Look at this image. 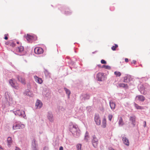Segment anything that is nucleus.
I'll return each mask as SVG.
<instances>
[{"instance_id":"f257e3e1","label":"nucleus","mask_w":150,"mask_h":150,"mask_svg":"<svg viewBox=\"0 0 150 150\" xmlns=\"http://www.w3.org/2000/svg\"><path fill=\"white\" fill-rule=\"evenodd\" d=\"M69 130L74 137H77L79 136L80 131L78 128L77 125H70L69 128Z\"/></svg>"},{"instance_id":"f03ea898","label":"nucleus","mask_w":150,"mask_h":150,"mask_svg":"<svg viewBox=\"0 0 150 150\" xmlns=\"http://www.w3.org/2000/svg\"><path fill=\"white\" fill-rule=\"evenodd\" d=\"M13 112L16 115L19 116H21V117H23V118H25V117L26 116L25 112L23 111L18 110L16 111H14Z\"/></svg>"},{"instance_id":"7ed1b4c3","label":"nucleus","mask_w":150,"mask_h":150,"mask_svg":"<svg viewBox=\"0 0 150 150\" xmlns=\"http://www.w3.org/2000/svg\"><path fill=\"white\" fill-rule=\"evenodd\" d=\"M34 51L35 53L37 54H42L44 52L43 49L42 48L39 47H36L34 49Z\"/></svg>"},{"instance_id":"20e7f679","label":"nucleus","mask_w":150,"mask_h":150,"mask_svg":"<svg viewBox=\"0 0 150 150\" xmlns=\"http://www.w3.org/2000/svg\"><path fill=\"white\" fill-rule=\"evenodd\" d=\"M24 127V125L23 124H15L13 125V128L14 129H22Z\"/></svg>"},{"instance_id":"39448f33","label":"nucleus","mask_w":150,"mask_h":150,"mask_svg":"<svg viewBox=\"0 0 150 150\" xmlns=\"http://www.w3.org/2000/svg\"><path fill=\"white\" fill-rule=\"evenodd\" d=\"M93 139H92V144L93 146L96 148L97 146L98 140L95 135L93 136Z\"/></svg>"},{"instance_id":"423d86ee","label":"nucleus","mask_w":150,"mask_h":150,"mask_svg":"<svg viewBox=\"0 0 150 150\" xmlns=\"http://www.w3.org/2000/svg\"><path fill=\"white\" fill-rule=\"evenodd\" d=\"M104 74L102 73H99L97 75V78L98 80L100 81H103L104 80Z\"/></svg>"},{"instance_id":"0eeeda50","label":"nucleus","mask_w":150,"mask_h":150,"mask_svg":"<svg viewBox=\"0 0 150 150\" xmlns=\"http://www.w3.org/2000/svg\"><path fill=\"white\" fill-rule=\"evenodd\" d=\"M9 82L14 88L16 89H18L19 88L18 84L16 83H14L12 80H10Z\"/></svg>"},{"instance_id":"6e6552de","label":"nucleus","mask_w":150,"mask_h":150,"mask_svg":"<svg viewBox=\"0 0 150 150\" xmlns=\"http://www.w3.org/2000/svg\"><path fill=\"white\" fill-rule=\"evenodd\" d=\"M47 117L50 122H52L54 120L53 115L51 112H49L47 115Z\"/></svg>"},{"instance_id":"1a4fd4ad","label":"nucleus","mask_w":150,"mask_h":150,"mask_svg":"<svg viewBox=\"0 0 150 150\" xmlns=\"http://www.w3.org/2000/svg\"><path fill=\"white\" fill-rule=\"evenodd\" d=\"M136 117L135 116H131L129 118V121L132 122V124L133 125V127L135 126Z\"/></svg>"},{"instance_id":"9d476101","label":"nucleus","mask_w":150,"mask_h":150,"mask_svg":"<svg viewBox=\"0 0 150 150\" xmlns=\"http://www.w3.org/2000/svg\"><path fill=\"white\" fill-rule=\"evenodd\" d=\"M17 78L19 81L21 82L22 84H25L26 83V81L25 79L22 76H18Z\"/></svg>"},{"instance_id":"9b49d317","label":"nucleus","mask_w":150,"mask_h":150,"mask_svg":"<svg viewBox=\"0 0 150 150\" xmlns=\"http://www.w3.org/2000/svg\"><path fill=\"white\" fill-rule=\"evenodd\" d=\"M34 77L35 81L38 83L41 84L43 82V81L41 78H39L36 76H35Z\"/></svg>"},{"instance_id":"f8f14e48","label":"nucleus","mask_w":150,"mask_h":150,"mask_svg":"<svg viewBox=\"0 0 150 150\" xmlns=\"http://www.w3.org/2000/svg\"><path fill=\"white\" fill-rule=\"evenodd\" d=\"M42 105V103L41 101L38 99L35 104V106L37 107V108H40Z\"/></svg>"},{"instance_id":"ddd939ff","label":"nucleus","mask_w":150,"mask_h":150,"mask_svg":"<svg viewBox=\"0 0 150 150\" xmlns=\"http://www.w3.org/2000/svg\"><path fill=\"white\" fill-rule=\"evenodd\" d=\"M80 97L82 100H85L88 99L90 96L89 94H82Z\"/></svg>"},{"instance_id":"4468645a","label":"nucleus","mask_w":150,"mask_h":150,"mask_svg":"<svg viewBox=\"0 0 150 150\" xmlns=\"http://www.w3.org/2000/svg\"><path fill=\"white\" fill-rule=\"evenodd\" d=\"M95 120L96 122V123L98 125H99L100 124V121L99 117L97 115H96L95 116Z\"/></svg>"},{"instance_id":"2eb2a0df","label":"nucleus","mask_w":150,"mask_h":150,"mask_svg":"<svg viewBox=\"0 0 150 150\" xmlns=\"http://www.w3.org/2000/svg\"><path fill=\"white\" fill-rule=\"evenodd\" d=\"M33 38V35L28 34H27V36H26V38L27 40L29 42L32 41Z\"/></svg>"},{"instance_id":"dca6fc26","label":"nucleus","mask_w":150,"mask_h":150,"mask_svg":"<svg viewBox=\"0 0 150 150\" xmlns=\"http://www.w3.org/2000/svg\"><path fill=\"white\" fill-rule=\"evenodd\" d=\"M122 141L125 145L127 146L129 145V142L127 138L126 137H123L122 138Z\"/></svg>"},{"instance_id":"f3484780","label":"nucleus","mask_w":150,"mask_h":150,"mask_svg":"<svg viewBox=\"0 0 150 150\" xmlns=\"http://www.w3.org/2000/svg\"><path fill=\"white\" fill-rule=\"evenodd\" d=\"M125 123L123 120L122 117H120L118 121V124L119 126H122L124 125Z\"/></svg>"},{"instance_id":"a211bd4d","label":"nucleus","mask_w":150,"mask_h":150,"mask_svg":"<svg viewBox=\"0 0 150 150\" xmlns=\"http://www.w3.org/2000/svg\"><path fill=\"white\" fill-rule=\"evenodd\" d=\"M136 98H138L139 100L142 101H143L145 100V97L142 95L137 96Z\"/></svg>"},{"instance_id":"6ab92c4d","label":"nucleus","mask_w":150,"mask_h":150,"mask_svg":"<svg viewBox=\"0 0 150 150\" xmlns=\"http://www.w3.org/2000/svg\"><path fill=\"white\" fill-rule=\"evenodd\" d=\"M12 141L11 137H8L7 139V142L8 145L9 146L11 145L12 143Z\"/></svg>"},{"instance_id":"aec40b11","label":"nucleus","mask_w":150,"mask_h":150,"mask_svg":"<svg viewBox=\"0 0 150 150\" xmlns=\"http://www.w3.org/2000/svg\"><path fill=\"white\" fill-rule=\"evenodd\" d=\"M38 145L36 144V140L35 139H33L32 140L31 148L37 147Z\"/></svg>"},{"instance_id":"412c9836","label":"nucleus","mask_w":150,"mask_h":150,"mask_svg":"<svg viewBox=\"0 0 150 150\" xmlns=\"http://www.w3.org/2000/svg\"><path fill=\"white\" fill-rule=\"evenodd\" d=\"M23 47L22 46H20L17 47L16 49L17 51L19 52H22L23 51Z\"/></svg>"},{"instance_id":"4be33fe9","label":"nucleus","mask_w":150,"mask_h":150,"mask_svg":"<svg viewBox=\"0 0 150 150\" xmlns=\"http://www.w3.org/2000/svg\"><path fill=\"white\" fill-rule=\"evenodd\" d=\"M110 105L112 109H114L115 108V105L114 102L110 101Z\"/></svg>"},{"instance_id":"5701e85b","label":"nucleus","mask_w":150,"mask_h":150,"mask_svg":"<svg viewBox=\"0 0 150 150\" xmlns=\"http://www.w3.org/2000/svg\"><path fill=\"white\" fill-rule=\"evenodd\" d=\"M134 106L137 109L141 110L142 109V107L139 106L136 103H134Z\"/></svg>"},{"instance_id":"b1692460","label":"nucleus","mask_w":150,"mask_h":150,"mask_svg":"<svg viewBox=\"0 0 150 150\" xmlns=\"http://www.w3.org/2000/svg\"><path fill=\"white\" fill-rule=\"evenodd\" d=\"M116 76H120L121 75V73L119 71H115L114 72Z\"/></svg>"},{"instance_id":"393cba45","label":"nucleus","mask_w":150,"mask_h":150,"mask_svg":"<svg viewBox=\"0 0 150 150\" xmlns=\"http://www.w3.org/2000/svg\"><path fill=\"white\" fill-rule=\"evenodd\" d=\"M5 97L7 101H8V100H10L11 99V98L9 94H5Z\"/></svg>"},{"instance_id":"a878e982","label":"nucleus","mask_w":150,"mask_h":150,"mask_svg":"<svg viewBox=\"0 0 150 150\" xmlns=\"http://www.w3.org/2000/svg\"><path fill=\"white\" fill-rule=\"evenodd\" d=\"M102 68H104L105 69H111V67L110 66L108 65H103L102 67Z\"/></svg>"},{"instance_id":"bb28decb","label":"nucleus","mask_w":150,"mask_h":150,"mask_svg":"<svg viewBox=\"0 0 150 150\" xmlns=\"http://www.w3.org/2000/svg\"><path fill=\"white\" fill-rule=\"evenodd\" d=\"M81 145L80 144H78L76 145V148L77 150H81Z\"/></svg>"},{"instance_id":"cd10ccee","label":"nucleus","mask_w":150,"mask_h":150,"mask_svg":"<svg viewBox=\"0 0 150 150\" xmlns=\"http://www.w3.org/2000/svg\"><path fill=\"white\" fill-rule=\"evenodd\" d=\"M118 47V45L116 44H115V45L113 46L112 47L111 49L112 50L114 51L116 50V49Z\"/></svg>"},{"instance_id":"c85d7f7f","label":"nucleus","mask_w":150,"mask_h":150,"mask_svg":"<svg viewBox=\"0 0 150 150\" xmlns=\"http://www.w3.org/2000/svg\"><path fill=\"white\" fill-rule=\"evenodd\" d=\"M102 123L103 124V127L104 128L106 126V122L105 119H104L102 122Z\"/></svg>"},{"instance_id":"c756f323","label":"nucleus","mask_w":150,"mask_h":150,"mask_svg":"<svg viewBox=\"0 0 150 150\" xmlns=\"http://www.w3.org/2000/svg\"><path fill=\"white\" fill-rule=\"evenodd\" d=\"M44 96L45 97H46L47 100L49 99L50 98V94H45V95Z\"/></svg>"},{"instance_id":"7c9ffc66","label":"nucleus","mask_w":150,"mask_h":150,"mask_svg":"<svg viewBox=\"0 0 150 150\" xmlns=\"http://www.w3.org/2000/svg\"><path fill=\"white\" fill-rule=\"evenodd\" d=\"M64 89L65 91L67 94H70V92L69 90H68L65 88H64Z\"/></svg>"},{"instance_id":"2f4dec72","label":"nucleus","mask_w":150,"mask_h":150,"mask_svg":"<svg viewBox=\"0 0 150 150\" xmlns=\"http://www.w3.org/2000/svg\"><path fill=\"white\" fill-rule=\"evenodd\" d=\"M112 115H109L108 116V118L109 120L110 121H111L112 120Z\"/></svg>"},{"instance_id":"473e14b6","label":"nucleus","mask_w":150,"mask_h":150,"mask_svg":"<svg viewBox=\"0 0 150 150\" xmlns=\"http://www.w3.org/2000/svg\"><path fill=\"white\" fill-rule=\"evenodd\" d=\"M101 62L102 64H106L107 63L106 62L104 59L101 60Z\"/></svg>"},{"instance_id":"72a5a7b5","label":"nucleus","mask_w":150,"mask_h":150,"mask_svg":"<svg viewBox=\"0 0 150 150\" xmlns=\"http://www.w3.org/2000/svg\"><path fill=\"white\" fill-rule=\"evenodd\" d=\"M8 35V34H5L4 35V39L6 40H7L8 39V37H7V36Z\"/></svg>"},{"instance_id":"f704fd0d","label":"nucleus","mask_w":150,"mask_h":150,"mask_svg":"<svg viewBox=\"0 0 150 150\" xmlns=\"http://www.w3.org/2000/svg\"><path fill=\"white\" fill-rule=\"evenodd\" d=\"M88 132L86 131V134H85V137H88Z\"/></svg>"},{"instance_id":"c9c22d12","label":"nucleus","mask_w":150,"mask_h":150,"mask_svg":"<svg viewBox=\"0 0 150 150\" xmlns=\"http://www.w3.org/2000/svg\"><path fill=\"white\" fill-rule=\"evenodd\" d=\"M48 150V148L47 147L45 146L43 150Z\"/></svg>"},{"instance_id":"e433bc0d","label":"nucleus","mask_w":150,"mask_h":150,"mask_svg":"<svg viewBox=\"0 0 150 150\" xmlns=\"http://www.w3.org/2000/svg\"><path fill=\"white\" fill-rule=\"evenodd\" d=\"M32 150H38L37 147H32Z\"/></svg>"},{"instance_id":"4c0bfd02","label":"nucleus","mask_w":150,"mask_h":150,"mask_svg":"<svg viewBox=\"0 0 150 150\" xmlns=\"http://www.w3.org/2000/svg\"><path fill=\"white\" fill-rule=\"evenodd\" d=\"M59 150H63V147H62V146H61L59 148Z\"/></svg>"},{"instance_id":"58836bf2","label":"nucleus","mask_w":150,"mask_h":150,"mask_svg":"<svg viewBox=\"0 0 150 150\" xmlns=\"http://www.w3.org/2000/svg\"><path fill=\"white\" fill-rule=\"evenodd\" d=\"M44 72L45 74H47L48 75L49 73L47 71L45 70Z\"/></svg>"},{"instance_id":"ea45409f","label":"nucleus","mask_w":150,"mask_h":150,"mask_svg":"<svg viewBox=\"0 0 150 150\" xmlns=\"http://www.w3.org/2000/svg\"><path fill=\"white\" fill-rule=\"evenodd\" d=\"M144 122V127H146V122L145 121Z\"/></svg>"},{"instance_id":"a19ab883","label":"nucleus","mask_w":150,"mask_h":150,"mask_svg":"<svg viewBox=\"0 0 150 150\" xmlns=\"http://www.w3.org/2000/svg\"><path fill=\"white\" fill-rule=\"evenodd\" d=\"M87 137H86H86H85V138H84L85 140L86 141H87L88 140V139H87Z\"/></svg>"},{"instance_id":"79ce46f5","label":"nucleus","mask_w":150,"mask_h":150,"mask_svg":"<svg viewBox=\"0 0 150 150\" xmlns=\"http://www.w3.org/2000/svg\"><path fill=\"white\" fill-rule=\"evenodd\" d=\"M15 150H20V149L17 147H16V149Z\"/></svg>"},{"instance_id":"37998d69","label":"nucleus","mask_w":150,"mask_h":150,"mask_svg":"<svg viewBox=\"0 0 150 150\" xmlns=\"http://www.w3.org/2000/svg\"><path fill=\"white\" fill-rule=\"evenodd\" d=\"M69 95L70 94H67V97L68 98H69Z\"/></svg>"},{"instance_id":"c03bdc74","label":"nucleus","mask_w":150,"mask_h":150,"mask_svg":"<svg viewBox=\"0 0 150 150\" xmlns=\"http://www.w3.org/2000/svg\"><path fill=\"white\" fill-rule=\"evenodd\" d=\"M109 150H115L113 149H109Z\"/></svg>"},{"instance_id":"a18cd8bd","label":"nucleus","mask_w":150,"mask_h":150,"mask_svg":"<svg viewBox=\"0 0 150 150\" xmlns=\"http://www.w3.org/2000/svg\"><path fill=\"white\" fill-rule=\"evenodd\" d=\"M17 44H19V42H17Z\"/></svg>"},{"instance_id":"49530a36","label":"nucleus","mask_w":150,"mask_h":150,"mask_svg":"<svg viewBox=\"0 0 150 150\" xmlns=\"http://www.w3.org/2000/svg\"><path fill=\"white\" fill-rule=\"evenodd\" d=\"M26 95H28V96H30V94H26Z\"/></svg>"},{"instance_id":"de8ad7c7","label":"nucleus","mask_w":150,"mask_h":150,"mask_svg":"<svg viewBox=\"0 0 150 150\" xmlns=\"http://www.w3.org/2000/svg\"><path fill=\"white\" fill-rule=\"evenodd\" d=\"M65 13H66V14H68V13H67V12H66V11Z\"/></svg>"}]
</instances>
